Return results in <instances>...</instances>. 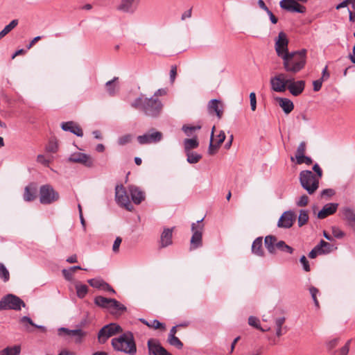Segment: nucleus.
Here are the masks:
<instances>
[{
    "instance_id": "1",
    "label": "nucleus",
    "mask_w": 355,
    "mask_h": 355,
    "mask_svg": "<svg viewBox=\"0 0 355 355\" xmlns=\"http://www.w3.org/2000/svg\"><path fill=\"white\" fill-rule=\"evenodd\" d=\"M134 109L141 111L146 116L155 118L159 116L162 111L163 104L154 97L147 98L144 94L136 98L130 104Z\"/></svg>"
},
{
    "instance_id": "2",
    "label": "nucleus",
    "mask_w": 355,
    "mask_h": 355,
    "mask_svg": "<svg viewBox=\"0 0 355 355\" xmlns=\"http://www.w3.org/2000/svg\"><path fill=\"white\" fill-rule=\"evenodd\" d=\"M284 70L290 73L295 74L303 69L306 63V50L289 52L283 58Z\"/></svg>"
},
{
    "instance_id": "3",
    "label": "nucleus",
    "mask_w": 355,
    "mask_h": 355,
    "mask_svg": "<svg viewBox=\"0 0 355 355\" xmlns=\"http://www.w3.org/2000/svg\"><path fill=\"white\" fill-rule=\"evenodd\" d=\"M111 345L116 352H123L128 355L137 354V345L133 334L127 331L111 340Z\"/></svg>"
},
{
    "instance_id": "4",
    "label": "nucleus",
    "mask_w": 355,
    "mask_h": 355,
    "mask_svg": "<svg viewBox=\"0 0 355 355\" xmlns=\"http://www.w3.org/2000/svg\"><path fill=\"white\" fill-rule=\"evenodd\" d=\"M299 180L302 188L310 195L313 194L319 187L318 178L309 170L302 171Z\"/></svg>"
},
{
    "instance_id": "5",
    "label": "nucleus",
    "mask_w": 355,
    "mask_h": 355,
    "mask_svg": "<svg viewBox=\"0 0 355 355\" xmlns=\"http://www.w3.org/2000/svg\"><path fill=\"white\" fill-rule=\"evenodd\" d=\"M25 306L24 302L14 294H7L0 300V311H20L21 307H25Z\"/></svg>"
},
{
    "instance_id": "6",
    "label": "nucleus",
    "mask_w": 355,
    "mask_h": 355,
    "mask_svg": "<svg viewBox=\"0 0 355 355\" xmlns=\"http://www.w3.org/2000/svg\"><path fill=\"white\" fill-rule=\"evenodd\" d=\"M40 202L42 205H51L60 198V195L53 187L49 184L42 185L39 191Z\"/></svg>"
},
{
    "instance_id": "7",
    "label": "nucleus",
    "mask_w": 355,
    "mask_h": 355,
    "mask_svg": "<svg viewBox=\"0 0 355 355\" xmlns=\"http://www.w3.org/2000/svg\"><path fill=\"white\" fill-rule=\"evenodd\" d=\"M123 332L122 327L114 322L104 325L98 332V342L100 344H105L107 340L118 334Z\"/></svg>"
},
{
    "instance_id": "8",
    "label": "nucleus",
    "mask_w": 355,
    "mask_h": 355,
    "mask_svg": "<svg viewBox=\"0 0 355 355\" xmlns=\"http://www.w3.org/2000/svg\"><path fill=\"white\" fill-rule=\"evenodd\" d=\"M203 218L191 224L192 236L190 241V250H196L202 246Z\"/></svg>"
},
{
    "instance_id": "9",
    "label": "nucleus",
    "mask_w": 355,
    "mask_h": 355,
    "mask_svg": "<svg viewBox=\"0 0 355 355\" xmlns=\"http://www.w3.org/2000/svg\"><path fill=\"white\" fill-rule=\"evenodd\" d=\"M309 0H281L279 6L282 9L290 12L304 14L306 12V8L302 5Z\"/></svg>"
},
{
    "instance_id": "10",
    "label": "nucleus",
    "mask_w": 355,
    "mask_h": 355,
    "mask_svg": "<svg viewBox=\"0 0 355 355\" xmlns=\"http://www.w3.org/2000/svg\"><path fill=\"white\" fill-rule=\"evenodd\" d=\"M115 198L117 203L126 210L132 211L134 209V206L130 202L129 196L123 185L116 187Z\"/></svg>"
},
{
    "instance_id": "11",
    "label": "nucleus",
    "mask_w": 355,
    "mask_h": 355,
    "mask_svg": "<svg viewBox=\"0 0 355 355\" xmlns=\"http://www.w3.org/2000/svg\"><path fill=\"white\" fill-rule=\"evenodd\" d=\"M163 138V134L151 128L148 132L139 135L137 137V141L141 145L156 144L159 142Z\"/></svg>"
},
{
    "instance_id": "12",
    "label": "nucleus",
    "mask_w": 355,
    "mask_h": 355,
    "mask_svg": "<svg viewBox=\"0 0 355 355\" xmlns=\"http://www.w3.org/2000/svg\"><path fill=\"white\" fill-rule=\"evenodd\" d=\"M288 39L286 34L284 31L279 33L277 37L275 39V49L278 57L283 58L286 55L288 51Z\"/></svg>"
},
{
    "instance_id": "13",
    "label": "nucleus",
    "mask_w": 355,
    "mask_h": 355,
    "mask_svg": "<svg viewBox=\"0 0 355 355\" xmlns=\"http://www.w3.org/2000/svg\"><path fill=\"white\" fill-rule=\"evenodd\" d=\"M271 89L276 92H284L286 90L288 84V78L283 73L270 78Z\"/></svg>"
},
{
    "instance_id": "14",
    "label": "nucleus",
    "mask_w": 355,
    "mask_h": 355,
    "mask_svg": "<svg viewBox=\"0 0 355 355\" xmlns=\"http://www.w3.org/2000/svg\"><path fill=\"white\" fill-rule=\"evenodd\" d=\"M68 162L73 163H80L87 167H92L93 166V160L89 155L83 153H75L71 154L69 158Z\"/></svg>"
},
{
    "instance_id": "15",
    "label": "nucleus",
    "mask_w": 355,
    "mask_h": 355,
    "mask_svg": "<svg viewBox=\"0 0 355 355\" xmlns=\"http://www.w3.org/2000/svg\"><path fill=\"white\" fill-rule=\"evenodd\" d=\"M305 87V81L304 80H297L295 81L293 77L288 78V84L287 89L290 92V93L294 96H297L301 94Z\"/></svg>"
},
{
    "instance_id": "16",
    "label": "nucleus",
    "mask_w": 355,
    "mask_h": 355,
    "mask_svg": "<svg viewBox=\"0 0 355 355\" xmlns=\"http://www.w3.org/2000/svg\"><path fill=\"white\" fill-rule=\"evenodd\" d=\"M148 348L150 355H173L163 347L159 342L153 339L148 341Z\"/></svg>"
},
{
    "instance_id": "17",
    "label": "nucleus",
    "mask_w": 355,
    "mask_h": 355,
    "mask_svg": "<svg viewBox=\"0 0 355 355\" xmlns=\"http://www.w3.org/2000/svg\"><path fill=\"white\" fill-rule=\"evenodd\" d=\"M295 216L291 211H285L279 218L277 225L279 227L290 228L295 220Z\"/></svg>"
},
{
    "instance_id": "18",
    "label": "nucleus",
    "mask_w": 355,
    "mask_h": 355,
    "mask_svg": "<svg viewBox=\"0 0 355 355\" xmlns=\"http://www.w3.org/2000/svg\"><path fill=\"white\" fill-rule=\"evenodd\" d=\"M139 0H121L117 10L126 13H133L137 8Z\"/></svg>"
},
{
    "instance_id": "19",
    "label": "nucleus",
    "mask_w": 355,
    "mask_h": 355,
    "mask_svg": "<svg viewBox=\"0 0 355 355\" xmlns=\"http://www.w3.org/2000/svg\"><path fill=\"white\" fill-rule=\"evenodd\" d=\"M61 128L64 131L70 132L78 137L83 136V131L81 127L75 123L74 121H70L67 122H62L61 123Z\"/></svg>"
},
{
    "instance_id": "20",
    "label": "nucleus",
    "mask_w": 355,
    "mask_h": 355,
    "mask_svg": "<svg viewBox=\"0 0 355 355\" xmlns=\"http://www.w3.org/2000/svg\"><path fill=\"white\" fill-rule=\"evenodd\" d=\"M175 227L164 228L160 236V248H166L173 243V231Z\"/></svg>"
},
{
    "instance_id": "21",
    "label": "nucleus",
    "mask_w": 355,
    "mask_h": 355,
    "mask_svg": "<svg viewBox=\"0 0 355 355\" xmlns=\"http://www.w3.org/2000/svg\"><path fill=\"white\" fill-rule=\"evenodd\" d=\"M129 191L132 202L135 205H139L145 200V193L136 186H130Z\"/></svg>"
},
{
    "instance_id": "22",
    "label": "nucleus",
    "mask_w": 355,
    "mask_h": 355,
    "mask_svg": "<svg viewBox=\"0 0 355 355\" xmlns=\"http://www.w3.org/2000/svg\"><path fill=\"white\" fill-rule=\"evenodd\" d=\"M338 207V204L336 202H330L324 205L322 209L318 213V218L324 219L334 214L337 211Z\"/></svg>"
},
{
    "instance_id": "23",
    "label": "nucleus",
    "mask_w": 355,
    "mask_h": 355,
    "mask_svg": "<svg viewBox=\"0 0 355 355\" xmlns=\"http://www.w3.org/2000/svg\"><path fill=\"white\" fill-rule=\"evenodd\" d=\"M208 110L210 114L215 113L220 119L223 115V105L220 101L212 99L208 103Z\"/></svg>"
},
{
    "instance_id": "24",
    "label": "nucleus",
    "mask_w": 355,
    "mask_h": 355,
    "mask_svg": "<svg viewBox=\"0 0 355 355\" xmlns=\"http://www.w3.org/2000/svg\"><path fill=\"white\" fill-rule=\"evenodd\" d=\"M59 332H64L68 336H76V343H79L82 341L83 337L86 336V332L80 329H69L65 327H61L58 329Z\"/></svg>"
},
{
    "instance_id": "25",
    "label": "nucleus",
    "mask_w": 355,
    "mask_h": 355,
    "mask_svg": "<svg viewBox=\"0 0 355 355\" xmlns=\"http://www.w3.org/2000/svg\"><path fill=\"white\" fill-rule=\"evenodd\" d=\"M37 188L35 184H31L25 187L24 200L26 202L33 201L37 197Z\"/></svg>"
},
{
    "instance_id": "26",
    "label": "nucleus",
    "mask_w": 355,
    "mask_h": 355,
    "mask_svg": "<svg viewBox=\"0 0 355 355\" xmlns=\"http://www.w3.org/2000/svg\"><path fill=\"white\" fill-rule=\"evenodd\" d=\"M252 254L258 257H263L265 254L263 248V237H257L252 244Z\"/></svg>"
},
{
    "instance_id": "27",
    "label": "nucleus",
    "mask_w": 355,
    "mask_h": 355,
    "mask_svg": "<svg viewBox=\"0 0 355 355\" xmlns=\"http://www.w3.org/2000/svg\"><path fill=\"white\" fill-rule=\"evenodd\" d=\"M276 100L279 102V106L282 108L285 114H288L293 110L294 105L290 99L277 97Z\"/></svg>"
},
{
    "instance_id": "28",
    "label": "nucleus",
    "mask_w": 355,
    "mask_h": 355,
    "mask_svg": "<svg viewBox=\"0 0 355 355\" xmlns=\"http://www.w3.org/2000/svg\"><path fill=\"white\" fill-rule=\"evenodd\" d=\"M118 77H114L111 80L105 83V89L109 96H114L119 91Z\"/></svg>"
},
{
    "instance_id": "29",
    "label": "nucleus",
    "mask_w": 355,
    "mask_h": 355,
    "mask_svg": "<svg viewBox=\"0 0 355 355\" xmlns=\"http://www.w3.org/2000/svg\"><path fill=\"white\" fill-rule=\"evenodd\" d=\"M277 239L275 236L268 235L265 237L264 244L265 247L270 254H275L276 252V243H277Z\"/></svg>"
},
{
    "instance_id": "30",
    "label": "nucleus",
    "mask_w": 355,
    "mask_h": 355,
    "mask_svg": "<svg viewBox=\"0 0 355 355\" xmlns=\"http://www.w3.org/2000/svg\"><path fill=\"white\" fill-rule=\"evenodd\" d=\"M184 149L185 152L192 151L193 149H196L199 146V141L196 135H194L192 138L184 139L183 141Z\"/></svg>"
},
{
    "instance_id": "31",
    "label": "nucleus",
    "mask_w": 355,
    "mask_h": 355,
    "mask_svg": "<svg viewBox=\"0 0 355 355\" xmlns=\"http://www.w3.org/2000/svg\"><path fill=\"white\" fill-rule=\"evenodd\" d=\"M112 300H113V298H107V297L98 295V296H96L94 297V302L96 306H98L102 309H110Z\"/></svg>"
},
{
    "instance_id": "32",
    "label": "nucleus",
    "mask_w": 355,
    "mask_h": 355,
    "mask_svg": "<svg viewBox=\"0 0 355 355\" xmlns=\"http://www.w3.org/2000/svg\"><path fill=\"white\" fill-rule=\"evenodd\" d=\"M110 309L111 310L110 313L112 314L116 315V314H121V313L126 311L127 308L123 304H122L119 301H117L116 300L113 299V300L112 301V304H111V306H110Z\"/></svg>"
},
{
    "instance_id": "33",
    "label": "nucleus",
    "mask_w": 355,
    "mask_h": 355,
    "mask_svg": "<svg viewBox=\"0 0 355 355\" xmlns=\"http://www.w3.org/2000/svg\"><path fill=\"white\" fill-rule=\"evenodd\" d=\"M77 297L80 299H83L88 293V286L85 284L78 282L75 284Z\"/></svg>"
},
{
    "instance_id": "34",
    "label": "nucleus",
    "mask_w": 355,
    "mask_h": 355,
    "mask_svg": "<svg viewBox=\"0 0 355 355\" xmlns=\"http://www.w3.org/2000/svg\"><path fill=\"white\" fill-rule=\"evenodd\" d=\"M139 321L150 328H153L155 329H165V324L164 323L160 322L159 320L156 319L153 320L150 322H148L144 318H140Z\"/></svg>"
},
{
    "instance_id": "35",
    "label": "nucleus",
    "mask_w": 355,
    "mask_h": 355,
    "mask_svg": "<svg viewBox=\"0 0 355 355\" xmlns=\"http://www.w3.org/2000/svg\"><path fill=\"white\" fill-rule=\"evenodd\" d=\"M214 130H215V126H214L212 128L211 137H210V142H209V148H208V153L211 155H214L220 147V145H218V143L214 141Z\"/></svg>"
},
{
    "instance_id": "36",
    "label": "nucleus",
    "mask_w": 355,
    "mask_h": 355,
    "mask_svg": "<svg viewBox=\"0 0 355 355\" xmlns=\"http://www.w3.org/2000/svg\"><path fill=\"white\" fill-rule=\"evenodd\" d=\"M185 154L187 155V161L189 164H196L200 162V160L202 159V155L200 154H198L196 152L189 151V152H185Z\"/></svg>"
},
{
    "instance_id": "37",
    "label": "nucleus",
    "mask_w": 355,
    "mask_h": 355,
    "mask_svg": "<svg viewBox=\"0 0 355 355\" xmlns=\"http://www.w3.org/2000/svg\"><path fill=\"white\" fill-rule=\"evenodd\" d=\"M21 348L18 345L13 347H7L3 350L0 351V355H18L19 354Z\"/></svg>"
},
{
    "instance_id": "38",
    "label": "nucleus",
    "mask_w": 355,
    "mask_h": 355,
    "mask_svg": "<svg viewBox=\"0 0 355 355\" xmlns=\"http://www.w3.org/2000/svg\"><path fill=\"white\" fill-rule=\"evenodd\" d=\"M200 128V125H183L182 127V130L187 137H192L194 136V132L197 130H199Z\"/></svg>"
},
{
    "instance_id": "39",
    "label": "nucleus",
    "mask_w": 355,
    "mask_h": 355,
    "mask_svg": "<svg viewBox=\"0 0 355 355\" xmlns=\"http://www.w3.org/2000/svg\"><path fill=\"white\" fill-rule=\"evenodd\" d=\"M277 250L282 252H286L288 254H293L294 249L290 245H287L284 241H279L275 244Z\"/></svg>"
},
{
    "instance_id": "40",
    "label": "nucleus",
    "mask_w": 355,
    "mask_h": 355,
    "mask_svg": "<svg viewBox=\"0 0 355 355\" xmlns=\"http://www.w3.org/2000/svg\"><path fill=\"white\" fill-rule=\"evenodd\" d=\"M318 245L322 254H328L331 252L333 245L331 243H329L324 240H321Z\"/></svg>"
},
{
    "instance_id": "41",
    "label": "nucleus",
    "mask_w": 355,
    "mask_h": 355,
    "mask_svg": "<svg viewBox=\"0 0 355 355\" xmlns=\"http://www.w3.org/2000/svg\"><path fill=\"white\" fill-rule=\"evenodd\" d=\"M309 220V214L308 211L302 209L300 211V214L298 216V225L299 227H302L305 225Z\"/></svg>"
},
{
    "instance_id": "42",
    "label": "nucleus",
    "mask_w": 355,
    "mask_h": 355,
    "mask_svg": "<svg viewBox=\"0 0 355 355\" xmlns=\"http://www.w3.org/2000/svg\"><path fill=\"white\" fill-rule=\"evenodd\" d=\"M0 279L4 282H7L10 279L9 271L2 263H0Z\"/></svg>"
},
{
    "instance_id": "43",
    "label": "nucleus",
    "mask_w": 355,
    "mask_h": 355,
    "mask_svg": "<svg viewBox=\"0 0 355 355\" xmlns=\"http://www.w3.org/2000/svg\"><path fill=\"white\" fill-rule=\"evenodd\" d=\"M248 324L250 326H252V327L256 328L257 329H259L263 332L266 331L268 330V329H264L261 327L259 320L257 317H254V316L249 317Z\"/></svg>"
},
{
    "instance_id": "44",
    "label": "nucleus",
    "mask_w": 355,
    "mask_h": 355,
    "mask_svg": "<svg viewBox=\"0 0 355 355\" xmlns=\"http://www.w3.org/2000/svg\"><path fill=\"white\" fill-rule=\"evenodd\" d=\"M104 280L102 278H94L89 279L87 280L88 284L92 286L93 288L101 289L102 284H103Z\"/></svg>"
},
{
    "instance_id": "45",
    "label": "nucleus",
    "mask_w": 355,
    "mask_h": 355,
    "mask_svg": "<svg viewBox=\"0 0 355 355\" xmlns=\"http://www.w3.org/2000/svg\"><path fill=\"white\" fill-rule=\"evenodd\" d=\"M168 342L171 345L175 347L178 349H181L183 347L182 342L175 336L168 338Z\"/></svg>"
},
{
    "instance_id": "46",
    "label": "nucleus",
    "mask_w": 355,
    "mask_h": 355,
    "mask_svg": "<svg viewBox=\"0 0 355 355\" xmlns=\"http://www.w3.org/2000/svg\"><path fill=\"white\" fill-rule=\"evenodd\" d=\"M296 162L297 164H306V165H311L313 163V160L310 157L302 155L296 156Z\"/></svg>"
},
{
    "instance_id": "47",
    "label": "nucleus",
    "mask_w": 355,
    "mask_h": 355,
    "mask_svg": "<svg viewBox=\"0 0 355 355\" xmlns=\"http://www.w3.org/2000/svg\"><path fill=\"white\" fill-rule=\"evenodd\" d=\"M132 136L130 134L124 135L118 139V144L120 146H124L131 142Z\"/></svg>"
},
{
    "instance_id": "48",
    "label": "nucleus",
    "mask_w": 355,
    "mask_h": 355,
    "mask_svg": "<svg viewBox=\"0 0 355 355\" xmlns=\"http://www.w3.org/2000/svg\"><path fill=\"white\" fill-rule=\"evenodd\" d=\"M18 19H13L12 20L9 24L6 26L2 30L3 33L7 35L9 33L13 28H15L18 25Z\"/></svg>"
},
{
    "instance_id": "49",
    "label": "nucleus",
    "mask_w": 355,
    "mask_h": 355,
    "mask_svg": "<svg viewBox=\"0 0 355 355\" xmlns=\"http://www.w3.org/2000/svg\"><path fill=\"white\" fill-rule=\"evenodd\" d=\"M306 142L302 141L297 148V150L295 153V157L304 155V153L306 151Z\"/></svg>"
},
{
    "instance_id": "50",
    "label": "nucleus",
    "mask_w": 355,
    "mask_h": 355,
    "mask_svg": "<svg viewBox=\"0 0 355 355\" xmlns=\"http://www.w3.org/2000/svg\"><path fill=\"white\" fill-rule=\"evenodd\" d=\"M332 234L335 238L338 239H343L345 235L343 230L336 227H332Z\"/></svg>"
},
{
    "instance_id": "51",
    "label": "nucleus",
    "mask_w": 355,
    "mask_h": 355,
    "mask_svg": "<svg viewBox=\"0 0 355 355\" xmlns=\"http://www.w3.org/2000/svg\"><path fill=\"white\" fill-rule=\"evenodd\" d=\"M318 254H322L318 245L315 246L309 252V257L311 259H315Z\"/></svg>"
},
{
    "instance_id": "52",
    "label": "nucleus",
    "mask_w": 355,
    "mask_h": 355,
    "mask_svg": "<svg viewBox=\"0 0 355 355\" xmlns=\"http://www.w3.org/2000/svg\"><path fill=\"white\" fill-rule=\"evenodd\" d=\"M100 290L105 291V292H108V293H110L112 294L116 293V291H114V289L105 281H104L103 284H102V286H101V288Z\"/></svg>"
},
{
    "instance_id": "53",
    "label": "nucleus",
    "mask_w": 355,
    "mask_h": 355,
    "mask_svg": "<svg viewBox=\"0 0 355 355\" xmlns=\"http://www.w3.org/2000/svg\"><path fill=\"white\" fill-rule=\"evenodd\" d=\"M250 101L251 109L252 111H254L257 108V98L254 92H251L250 94Z\"/></svg>"
},
{
    "instance_id": "54",
    "label": "nucleus",
    "mask_w": 355,
    "mask_h": 355,
    "mask_svg": "<svg viewBox=\"0 0 355 355\" xmlns=\"http://www.w3.org/2000/svg\"><path fill=\"white\" fill-rule=\"evenodd\" d=\"M309 202V198L306 195L304 194L302 195L299 200L297 202V205L298 207H304L308 204Z\"/></svg>"
},
{
    "instance_id": "55",
    "label": "nucleus",
    "mask_w": 355,
    "mask_h": 355,
    "mask_svg": "<svg viewBox=\"0 0 355 355\" xmlns=\"http://www.w3.org/2000/svg\"><path fill=\"white\" fill-rule=\"evenodd\" d=\"M300 261L302 264L303 268L305 271H306V272L310 271L309 263L305 256H304V255L302 256L300 259Z\"/></svg>"
},
{
    "instance_id": "56",
    "label": "nucleus",
    "mask_w": 355,
    "mask_h": 355,
    "mask_svg": "<svg viewBox=\"0 0 355 355\" xmlns=\"http://www.w3.org/2000/svg\"><path fill=\"white\" fill-rule=\"evenodd\" d=\"M37 162L42 164L44 166H48L50 162L49 159H46L43 155H37Z\"/></svg>"
},
{
    "instance_id": "57",
    "label": "nucleus",
    "mask_w": 355,
    "mask_h": 355,
    "mask_svg": "<svg viewBox=\"0 0 355 355\" xmlns=\"http://www.w3.org/2000/svg\"><path fill=\"white\" fill-rule=\"evenodd\" d=\"M122 242V239L119 236H117L113 243L112 250L114 252H118L119 250L120 245Z\"/></svg>"
},
{
    "instance_id": "58",
    "label": "nucleus",
    "mask_w": 355,
    "mask_h": 355,
    "mask_svg": "<svg viewBox=\"0 0 355 355\" xmlns=\"http://www.w3.org/2000/svg\"><path fill=\"white\" fill-rule=\"evenodd\" d=\"M46 150L50 153H55L58 150V146L55 142L52 141H49V144L46 148Z\"/></svg>"
},
{
    "instance_id": "59",
    "label": "nucleus",
    "mask_w": 355,
    "mask_h": 355,
    "mask_svg": "<svg viewBox=\"0 0 355 355\" xmlns=\"http://www.w3.org/2000/svg\"><path fill=\"white\" fill-rule=\"evenodd\" d=\"M225 137H225V134L224 131L221 130L219 132V134L216 136V140H214V141L218 143V145L220 146L225 141Z\"/></svg>"
},
{
    "instance_id": "60",
    "label": "nucleus",
    "mask_w": 355,
    "mask_h": 355,
    "mask_svg": "<svg viewBox=\"0 0 355 355\" xmlns=\"http://www.w3.org/2000/svg\"><path fill=\"white\" fill-rule=\"evenodd\" d=\"M177 75V67L176 65L171 66V69L170 71V81L171 83H173Z\"/></svg>"
},
{
    "instance_id": "61",
    "label": "nucleus",
    "mask_w": 355,
    "mask_h": 355,
    "mask_svg": "<svg viewBox=\"0 0 355 355\" xmlns=\"http://www.w3.org/2000/svg\"><path fill=\"white\" fill-rule=\"evenodd\" d=\"M351 340H349L345 345L340 349V355H347L349 350Z\"/></svg>"
},
{
    "instance_id": "62",
    "label": "nucleus",
    "mask_w": 355,
    "mask_h": 355,
    "mask_svg": "<svg viewBox=\"0 0 355 355\" xmlns=\"http://www.w3.org/2000/svg\"><path fill=\"white\" fill-rule=\"evenodd\" d=\"M313 170L316 173V177H317V178H318V180L322 178V170L318 164L316 163V164H315L313 165Z\"/></svg>"
},
{
    "instance_id": "63",
    "label": "nucleus",
    "mask_w": 355,
    "mask_h": 355,
    "mask_svg": "<svg viewBox=\"0 0 355 355\" xmlns=\"http://www.w3.org/2000/svg\"><path fill=\"white\" fill-rule=\"evenodd\" d=\"M335 194V191L332 189H325L322 191L321 196H327L329 198L333 196Z\"/></svg>"
},
{
    "instance_id": "64",
    "label": "nucleus",
    "mask_w": 355,
    "mask_h": 355,
    "mask_svg": "<svg viewBox=\"0 0 355 355\" xmlns=\"http://www.w3.org/2000/svg\"><path fill=\"white\" fill-rule=\"evenodd\" d=\"M322 83H323V80H322L321 79L314 80L313 83V91L314 92L320 91L322 87Z\"/></svg>"
}]
</instances>
